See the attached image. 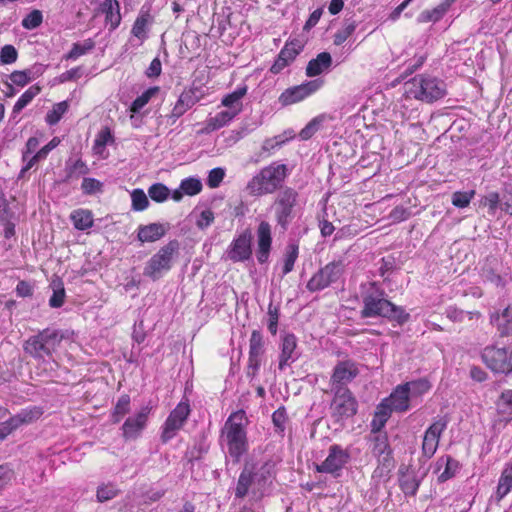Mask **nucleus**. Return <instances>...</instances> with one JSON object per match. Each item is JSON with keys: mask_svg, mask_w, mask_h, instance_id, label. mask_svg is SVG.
Wrapping results in <instances>:
<instances>
[{"mask_svg": "<svg viewBox=\"0 0 512 512\" xmlns=\"http://www.w3.org/2000/svg\"><path fill=\"white\" fill-rule=\"evenodd\" d=\"M362 318H386L399 325L406 323L410 315L401 307L387 299V294L377 282L361 284Z\"/></svg>", "mask_w": 512, "mask_h": 512, "instance_id": "1", "label": "nucleus"}, {"mask_svg": "<svg viewBox=\"0 0 512 512\" xmlns=\"http://www.w3.org/2000/svg\"><path fill=\"white\" fill-rule=\"evenodd\" d=\"M246 422L245 412L239 410L229 416L222 430V438L227 446L228 454L235 462H238L248 449Z\"/></svg>", "mask_w": 512, "mask_h": 512, "instance_id": "2", "label": "nucleus"}, {"mask_svg": "<svg viewBox=\"0 0 512 512\" xmlns=\"http://www.w3.org/2000/svg\"><path fill=\"white\" fill-rule=\"evenodd\" d=\"M287 175V165L273 162L253 176L248 182L246 190L252 196L272 194L282 187Z\"/></svg>", "mask_w": 512, "mask_h": 512, "instance_id": "3", "label": "nucleus"}, {"mask_svg": "<svg viewBox=\"0 0 512 512\" xmlns=\"http://www.w3.org/2000/svg\"><path fill=\"white\" fill-rule=\"evenodd\" d=\"M405 94L427 103H432L446 95L445 83L432 76L418 75L405 83Z\"/></svg>", "mask_w": 512, "mask_h": 512, "instance_id": "4", "label": "nucleus"}, {"mask_svg": "<svg viewBox=\"0 0 512 512\" xmlns=\"http://www.w3.org/2000/svg\"><path fill=\"white\" fill-rule=\"evenodd\" d=\"M179 250L180 243L175 239L170 240L147 261L143 275L153 281L159 280L171 270L173 263L179 256Z\"/></svg>", "mask_w": 512, "mask_h": 512, "instance_id": "5", "label": "nucleus"}, {"mask_svg": "<svg viewBox=\"0 0 512 512\" xmlns=\"http://www.w3.org/2000/svg\"><path fill=\"white\" fill-rule=\"evenodd\" d=\"M298 192L285 187L278 193L274 202V213L277 224L286 231L295 215V207L298 204Z\"/></svg>", "mask_w": 512, "mask_h": 512, "instance_id": "6", "label": "nucleus"}, {"mask_svg": "<svg viewBox=\"0 0 512 512\" xmlns=\"http://www.w3.org/2000/svg\"><path fill=\"white\" fill-rule=\"evenodd\" d=\"M481 358L495 374L509 375L512 373V345L487 346L483 349Z\"/></svg>", "mask_w": 512, "mask_h": 512, "instance_id": "7", "label": "nucleus"}, {"mask_svg": "<svg viewBox=\"0 0 512 512\" xmlns=\"http://www.w3.org/2000/svg\"><path fill=\"white\" fill-rule=\"evenodd\" d=\"M345 271V264L342 260L332 261L319 269L308 281L306 288L310 292L324 290L338 282Z\"/></svg>", "mask_w": 512, "mask_h": 512, "instance_id": "8", "label": "nucleus"}, {"mask_svg": "<svg viewBox=\"0 0 512 512\" xmlns=\"http://www.w3.org/2000/svg\"><path fill=\"white\" fill-rule=\"evenodd\" d=\"M331 391L334 393V398L331 403V413L336 422L348 419L357 413V400L348 388H340Z\"/></svg>", "mask_w": 512, "mask_h": 512, "instance_id": "9", "label": "nucleus"}, {"mask_svg": "<svg viewBox=\"0 0 512 512\" xmlns=\"http://www.w3.org/2000/svg\"><path fill=\"white\" fill-rule=\"evenodd\" d=\"M324 84L322 79H314L305 81L300 85L285 89L278 98V102L282 106H289L303 101L309 96L316 93Z\"/></svg>", "mask_w": 512, "mask_h": 512, "instance_id": "10", "label": "nucleus"}, {"mask_svg": "<svg viewBox=\"0 0 512 512\" xmlns=\"http://www.w3.org/2000/svg\"><path fill=\"white\" fill-rule=\"evenodd\" d=\"M369 442L373 455L378 458L381 465V467L375 470V473L379 471V476H383L384 471L388 472L393 466L392 450L388 442L387 433H370Z\"/></svg>", "mask_w": 512, "mask_h": 512, "instance_id": "11", "label": "nucleus"}, {"mask_svg": "<svg viewBox=\"0 0 512 512\" xmlns=\"http://www.w3.org/2000/svg\"><path fill=\"white\" fill-rule=\"evenodd\" d=\"M252 232L245 229L228 246L226 258L234 263L246 262L252 258Z\"/></svg>", "mask_w": 512, "mask_h": 512, "instance_id": "12", "label": "nucleus"}, {"mask_svg": "<svg viewBox=\"0 0 512 512\" xmlns=\"http://www.w3.org/2000/svg\"><path fill=\"white\" fill-rule=\"evenodd\" d=\"M190 413V408L187 403L180 402L176 408L169 414L166 419L161 434L162 442L166 443L171 440L181 429Z\"/></svg>", "mask_w": 512, "mask_h": 512, "instance_id": "13", "label": "nucleus"}, {"mask_svg": "<svg viewBox=\"0 0 512 512\" xmlns=\"http://www.w3.org/2000/svg\"><path fill=\"white\" fill-rule=\"evenodd\" d=\"M277 460L269 459L261 463L247 462L239 477V480H267L275 478L277 472Z\"/></svg>", "mask_w": 512, "mask_h": 512, "instance_id": "14", "label": "nucleus"}, {"mask_svg": "<svg viewBox=\"0 0 512 512\" xmlns=\"http://www.w3.org/2000/svg\"><path fill=\"white\" fill-rule=\"evenodd\" d=\"M448 422L446 417H441L434 421L425 431L422 443V452L425 457L431 458L435 454L441 434L447 428Z\"/></svg>", "mask_w": 512, "mask_h": 512, "instance_id": "15", "label": "nucleus"}, {"mask_svg": "<svg viewBox=\"0 0 512 512\" xmlns=\"http://www.w3.org/2000/svg\"><path fill=\"white\" fill-rule=\"evenodd\" d=\"M358 373L359 370L355 362L351 360L338 362L331 376V390L347 388L346 385L350 383Z\"/></svg>", "mask_w": 512, "mask_h": 512, "instance_id": "16", "label": "nucleus"}, {"mask_svg": "<svg viewBox=\"0 0 512 512\" xmlns=\"http://www.w3.org/2000/svg\"><path fill=\"white\" fill-rule=\"evenodd\" d=\"M256 258L260 264L268 262L272 250V228L267 221H261L256 230Z\"/></svg>", "mask_w": 512, "mask_h": 512, "instance_id": "17", "label": "nucleus"}, {"mask_svg": "<svg viewBox=\"0 0 512 512\" xmlns=\"http://www.w3.org/2000/svg\"><path fill=\"white\" fill-rule=\"evenodd\" d=\"M150 409L143 407L136 415L128 417L122 425V436L125 440L137 439L146 427Z\"/></svg>", "mask_w": 512, "mask_h": 512, "instance_id": "18", "label": "nucleus"}, {"mask_svg": "<svg viewBox=\"0 0 512 512\" xmlns=\"http://www.w3.org/2000/svg\"><path fill=\"white\" fill-rule=\"evenodd\" d=\"M297 338L292 333H287L282 336L281 341V353L279 355L278 368L284 370L287 366H290L299 358V354L296 351Z\"/></svg>", "mask_w": 512, "mask_h": 512, "instance_id": "19", "label": "nucleus"}, {"mask_svg": "<svg viewBox=\"0 0 512 512\" xmlns=\"http://www.w3.org/2000/svg\"><path fill=\"white\" fill-rule=\"evenodd\" d=\"M349 455L339 445H332L325 461L319 466L321 472L335 473L347 462Z\"/></svg>", "mask_w": 512, "mask_h": 512, "instance_id": "20", "label": "nucleus"}, {"mask_svg": "<svg viewBox=\"0 0 512 512\" xmlns=\"http://www.w3.org/2000/svg\"><path fill=\"white\" fill-rule=\"evenodd\" d=\"M201 97V90L197 87H193L189 90L183 91L171 112V117L178 119L188 109L195 105L200 100Z\"/></svg>", "mask_w": 512, "mask_h": 512, "instance_id": "21", "label": "nucleus"}, {"mask_svg": "<svg viewBox=\"0 0 512 512\" xmlns=\"http://www.w3.org/2000/svg\"><path fill=\"white\" fill-rule=\"evenodd\" d=\"M410 395L404 385H399L381 404L392 411L404 412L409 408Z\"/></svg>", "mask_w": 512, "mask_h": 512, "instance_id": "22", "label": "nucleus"}, {"mask_svg": "<svg viewBox=\"0 0 512 512\" xmlns=\"http://www.w3.org/2000/svg\"><path fill=\"white\" fill-rule=\"evenodd\" d=\"M264 482H237L235 500L247 498L250 502H257L264 496Z\"/></svg>", "mask_w": 512, "mask_h": 512, "instance_id": "23", "label": "nucleus"}, {"mask_svg": "<svg viewBox=\"0 0 512 512\" xmlns=\"http://www.w3.org/2000/svg\"><path fill=\"white\" fill-rule=\"evenodd\" d=\"M24 351L35 359L49 357V347L44 340L43 331L29 337L23 344Z\"/></svg>", "mask_w": 512, "mask_h": 512, "instance_id": "24", "label": "nucleus"}, {"mask_svg": "<svg viewBox=\"0 0 512 512\" xmlns=\"http://www.w3.org/2000/svg\"><path fill=\"white\" fill-rule=\"evenodd\" d=\"M42 413L43 412L40 407L22 409L19 413L5 421V425L8 426L10 432L12 433L21 425L29 424L37 420L38 418H40Z\"/></svg>", "mask_w": 512, "mask_h": 512, "instance_id": "25", "label": "nucleus"}, {"mask_svg": "<svg viewBox=\"0 0 512 512\" xmlns=\"http://www.w3.org/2000/svg\"><path fill=\"white\" fill-rule=\"evenodd\" d=\"M42 413L43 412L40 407L22 409L19 413L5 421V425L8 426L10 432L12 433L21 425L29 424L37 420L38 418H40Z\"/></svg>", "mask_w": 512, "mask_h": 512, "instance_id": "26", "label": "nucleus"}, {"mask_svg": "<svg viewBox=\"0 0 512 512\" xmlns=\"http://www.w3.org/2000/svg\"><path fill=\"white\" fill-rule=\"evenodd\" d=\"M490 321L496 326L500 336L512 335V303L509 304L501 314H492Z\"/></svg>", "mask_w": 512, "mask_h": 512, "instance_id": "27", "label": "nucleus"}, {"mask_svg": "<svg viewBox=\"0 0 512 512\" xmlns=\"http://www.w3.org/2000/svg\"><path fill=\"white\" fill-rule=\"evenodd\" d=\"M167 229L168 226L161 223L140 225L137 237L141 242H155L166 234Z\"/></svg>", "mask_w": 512, "mask_h": 512, "instance_id": "28", "label": "nucleus"}, {"mask_svg": "<svg viewBox=\"0 0 512 512\" xmlns=\"http://www.w3.org/2000/svg\"><path fill=\"white\" fill-rule=\"evenodd\" d=\"M42 331L46 345L49 347V357L57 350L63 340L70 339L73 335V332L69 330L46 328Z\"/></svg>", "mask_w": 512, "mask_h": 512, "instance_id": "29", "label": "nucleus"}, {"mask_svg": "<svg viewBox=\"0 0 512 512\" xmlns=\"http://www.w3.org/2000/svg\"><path fill=\"white\" fill-rule=\"evenodd\" d=\"M332 65V57L328 52H321L316 58L311 59L306 67V75L315 77L328 70Z\"/></svg>", "mask_w": 512, "mask_h": 512, "instance_id": "30", "label": "nucleus"}, {"mask_svg": "<svg viewBox=\"0 0 512 512\" xmlns=\"http://www.w3.org/2000/svg\"><path fill=\"white\" fill-rule=\"evenodd\" d=\"M101 10L105 14V22L111 31L115 30L121 22L120 5L117 0H104Z\"/></svg>", "mask_w": 512, "mask_h": 512, "instance_id": "31", "label": "nucleus"}, {"mask_svg": "<svg viewBox=\"0 0 512 512\" xmlns=\"http://www.w3.org/2000/svg\"><path fill=\"white\" fill-rule=\"evenodd\" d=\"M436 466L438 471H440L441 468H444V470L439 475L438 480H449L453 477H456L460 469V463L450 456L439 458L437 460Z\"/></svg>", "mask_w": 512, "mask_h": 512, "instance_id": "32", "label": "nucleus"}, {"mask_svg": "<svg viewBox=\"0 0 512 512\" xmlns=\"http://www.w3.org/2000/svg\"><path fill=\"white\" fill-rule=\"evenodd\" d=\"M43 66L41 64L35 65L31 69L23 71H14L10 74L11 82L17 86L24 87L31 80L35 79L38 75L42 74Z\"/></svg>", "mask_w": 512, "mask_h": 512, "instance_id": "33", "label": "nucleus"}, {"mask_svg": "<svg viewBox=\"0 0 512 512\" xmlns=\"http://www.w3.org/2000/svg\"><path fill=\"white\" fill-rule=\"evenodd\" d=\"M240 109L225 110L217 113L207 120L206 129L210 131L218 130L227 125L238 113Z\"/></svg>", "mask_w": 512, "mask_h": 512, "instance_id": "34", "label": "nucleus"}, {"mask_svg": "<svg viewBox=\"0 0 512 512\" xmlns=\"http://www.w3.org/2000/svg\"><path fill=\"white\" fill-rule=\"evenodd\" d=\"M152 21L153 18L149 11L142 8L133 24L131 33L138 39H145L147 34V27L152 23Z\"/></svg>", "mask_w": 512, "mask_h": 512, "instance_id": "35", "label": "nucleus"}, {"mask_svg": "<svg viewBox=\"0 0 512 512\" xmlns=\"http://www.w3.org/2000/svg\"><path fill=\"white\" fill-rule=\"evenodd\" d=\"M498 414L503 420H512V389L504 390L496 402Z\"/></svg>", "mask_w": 512, "mask_h": 512, "instance_id": "36", "label": "nucleus"}, {"mask_svg": "<svg viewBox=\"0 0 512 512\" xmlns=\"http://www.w3.org/2000/svg\"><path fill=\"white\" fill-rule=\"evenodd\" d=\"M299 254V245L291 241L287 244L284 253V264L282 268L283 276L287 275L294 269V264L298 258Z\"/></svg>", "mask_w": 512, "mask_h": 512, "instance_id": "37", "label": "nucleus"}, {"mask_svg": "<svg viewBox=\"0 0 512 512\" xmlns=\"http://www.w3.org/2000/svg\"><path fill=\"white\" fill-rule=\"evenodd\" d=\"M50 287L52 288V296L49 299V305L52 308H59L64 304L65 288L63 281L56 277L51 281Z\"/></svg>", "mask_w": 512, "mask_h": 512, "instance_id": "38", "label": "nucleus"}, {"mask_svg": "<svg viewBox=\"0 0 512 512\" xmlns=\"http://www.w3.org/2000/svg\"><path fill=\"white\" fill-rule=\"evenodd\" d=\"M391 412L389 409L384 408L382 404L377 407V411L371 421V432L370 433H386L382 429L388 421Z\"/></svg>", "mask_w": 512, "mask_h": 512, "instance_id": "39", "label": "nucleus"}, {"mask_svg": "<svg viewBox=\"0 0 512 512\" xmlns=\"http://www.w3.org/2000/svg\"><path fill=\"white\" fill-rule=\"evenodd\" d=\"M71 219L78 230H86L93 225V215L89 210H76L71 214Z\"/></svg>", "mask_w": 512, "mask_h": 512, "instance_id": "40", "label": "nucleus"}, {"mask_svg": "<svg viewBox=\"0 0 512 512\" xmlns=\"http://www.w3.org/2000/svg\"><path fill=\"white\" fill-rule=\"evenodd\" d=\"M358 24L353 19H345L343 27L339 29L333 37V43L336 46L342 45L356 30Z\"/></svg>", "mask_w": 512, "mask_h": 512, "instance_id": "41", "label": "nucleus"}, {"mask_svg": "<svg viewBox=\"0 0 512 512\" xmlns=\"http://www.w3.org/2000/svg\"><path fill=\"white\" fill-rule=\"evenodd\" d=\"M130 412V396L121 395L112 411L111 420L113 423H119L123 417Z\"/></svg>", "mask_w": 512, "mask_h": 512, "instance_id": "42", "label": "nucleus"}, {"mask_svg": "<svg viewBox=\"0 0 512 512\" xmlns=\"http://www.w3.org/2000/svg\"><path fill=\"white\" fill-rule=\"evenodd\" d=\"M264 354V341L258 330H253L249 340V357L262 359Z\"/></svg>", "mask_w": 512, "mask_h": 512, "instance_id": "43", "label": "nucleus"}, {"mask_svg": "<svg viewBox=\"0 0 512 512\" xmlns=\"http://www.w3.org/2000/svg\"><path fill=\"white\" fill-rule=\"evenodd\" d=\"M247 93V86H240L235 91H233L230 94H227L222 99V104L226 107H228L230 110L233 109H240L241 110V103L240 100L246 95Z\"/></svg>", "mask_w": 512, "mask_h": 512, "instance_id": "44", "label": "nucleus"}, {"mask_svg": "<svg viewBox=\"0 0 512 512\" xmlns=\"http://www.w3.org/2000/svg\"><path fill=\"white\" fill-rule=\"evenodd\" d=\"M40 93V87L31 86L29 87L15 103L12 114H19L33 99Z\"/></svg>", "mask_w": 512, "mask_h": 512, "instance_id": "45", "label": "nucleus"}, {"mask_svg": "<svg viewBox=\"0 0 512 512\" xmlns=\"http://www.w3.org/2000/svg\"><path fill=\"white\" fill-rule=\"evenodd\" d=\"M69 104L67 101L56 103L53 108L46 114L45 120L47 124L56 125L62 116L68 111Z\"/></svg>", "mask_w": 512, "mask_h": 512, "instance_id": "46", "label": "nucleus"}, {"mask_svg": "<svg viewBox=\"0 0 512 512\" xmlns=\"http://www.w3.org/2000/svg\"><path fill=\"white\" fill-rule=\"evenodd\" d=\"M59 141L56 138H53L47 145L42 147L35 155H33L26 166L22 169V173L28 171L30 168L34 166V164L40 160H43L47 157L48 153L54 149L58 145Z\"/></svg>", "mask_w": 512, "mask_h": 512, "instance_id": "47", "label": "nucleus"}, {"mask_svg": "<svg viewBox=\"0 0 512 512\" xmlns=\"http://www.w3.org/2000/svg\"><path fill=\"white\" fill-rule=\"evenodd\" d=\"M301 50L302 45L300 42L298 40H293L287 42L278 55L285 58V60H287V62L290 64L294 61Z\"/></svg>", "mask_w": 512, "mask_h": 512, "instance_id": "48", "label": "nucleus"}, {"mask_svg": "<svg viewBox=\"0 0 512 512\" xmlns=\"http://www.w3.org/2000/svg\"><path fill=\"white\" fill-rule=\"evenodd\" d=\"M158 87H151L138 96L131 104L130 110L133 113H139L140 110L149 102L152 96L158 93Z\"/></svg>", "mask_w": 512, "mask_h": 512, "instance_id": "49", "label": "nucleus"}, {"mask_svg": "<svg viewBox=\"0 0 512 512\" xmlns=\"http://www.w3.org/2000/svg\"><path fill=\"white\" fill-rule=\"evenodd\" d=\"M132 210L143 211L149 206V200L147 195L142 189H134L131 192Z\"/></svg>", "mask_w": 512, "mask_h": 512, "instance_id": "50", "label": "nucleus"}, {"mask_svg": "<svg viewBox=\"0 0 512 512\" xmlns=\"http://www.w3.org/2000/svg\"><path fill=\"white\" fill-rule=\"evenodd\" d=\"M481 276L484 282H489L496 287L505 286L503 277L487 264L482 268Z\"/></svg>", "mask_w": 512, "mask_h": 512, "instance_id": "51", "label": "nucleus"}, {"mask_svg": "<svg viewBox=\"0 0 512 512\" xmlns=\"http://www.w3.org/2000/svg\"><path fill=\"white\" fill-rule=\"evenodd\" d=\"M95 46V43L92 39L85 40L81 43H74L71 50L67 54V59H77L78 57L86 54L88 51L92 50Z\"/></svg>", "mask_w": 512, "mask_h": 512, "instance_id": "52", "label": "nucleus"}, {"mask_svg": "<svg viewBox=\"0 0 512 512\" xmlns=\"http://www.w3.org/2000/svg\"><path fill=\"white\" fill-rule=\"evenodd\" d=\"M294 137L293 131H286L283 135H278L273 138L266 139L262 145V150L269 152L272 149L281 146L289 139Z\"/></svg>", "mask_w": 512, "mask_h": 512, "instance_id": "53", "label": "nucleus"}, {"mask_svg": "<svg viewBox=\"0 0 512 512\" xmlns=\"http://www.w3.org/2000/svg\"><path fill=\"white\" fill-rule=\"evenodd\" d=\"M447 317L453 322H463L466 319L472 320L474 317H479V312H466L455 307H449L446 310Z\"/></svg>", "mask_w": 512, "mask_h": 512, "instance_id": "54", "label": "nucleus"}, {"mask_svg": "<svg viewBox=\"0 0 512 512\" xmlns=\"http://www.w3.org/2000/svg\"><path fill=\"white\" fill-rule=\"evenodd\" d=\"M170 194L169 189L162 183H155L148 189L149 197L156 202H164Z\"/></svg>", "mask_w": 512, "mask_h": 512, "instance_id": "55", "label": "nucleus"}, {"mask_svg": "<svg viewBox=\"0 0 512 512\" xmlns=\"http://www.w3.org/2000/svg\"><path fill=\"white\" fill-rule=\"evenodd\" d=\"M410 396H418L426 393L430 389V383L425 379L407 382L404 384Z\"/></svg>", "mask_w": 512, "mask_h": 512, "instance_id": "56", "label": "nucleus"}, {"mask_svg": "<svg viewBox=\"0 0 512 512\" xmlns=\"http://www.w3.org/2000/svg\"><path fill=\"white\" fill-rule=\"evenodd\" d=\"M180 190L186 195H196L202 190V183L199 179L189 177L181 181Z\"/></svg>", "mask_w": 512, "mask_h": 512, "instance_id": "57", "label": "nucleus"}, {"mask_svg": "<svg viewBox=\"0 0 512 512\" xmlns=\"http://www.w3.org/2000/svg\"><path fill=\"white\" fill-rule=\"evenodd\" d=\"M88 168L86 164L82 160H76L72 166L67 168V175L63 179V182L69 183L74 177H79L80 175L86 174Z\"/></svg>", "mask_w": 512, "mask_h": 512, "instance_id": "58", "label": "nucleus"}, {"mask_svg": "<svg viewBox=\"0 0 512 512\" xmlns=\"http://www.w3.org/2000/svg\"><path fill=\"white\" fill-rule=\"evenodd\" d=\"M103 183L95 178L86 177L83 179L81 189L86 195H94L102 192Z\"/></svg>", "mask_w": 512, "mask_h": 512, "instance_id": "59", "label": "nucleus"}, {"mask_svg": "<svg viewBox=\"0 0 512 512\" xmlns=\"http://www.w3.org/2000/svg\"><path fill=\"white\" fill-rule=\"evenodd\" d=\"M43 21V15L40 10H33L22 20V26L25 29L32 30L41 25Z\"/></svg>", "mask_w": 512, "mask_h": 512, "instance_id": "60", "label": "nucleus"}, {"mask_svg": "<svg viewBox=\"0 0 512 512\" xmlns=\"http://www.w3.org/2000/svg\"><path fill=\"white\" fill-rule=\"evenodd\" d=\"M118 493V489L113 486L111 482L102 484L97 489V499L99 502H105L114 498Z\"/></svg>", "mask_w": 512, "mask_h": 512, "instance_id": "61", "label": "nucleus"}, {"mask_svg": "<svg viewBox=\"0 0 512 512\" xmlns=\"http://www.w3.org/2000/svg\"><path fill=\"white\" fill-rule=\"evenodd\" d=\"M17 58H18V52L13 45L7 44L1 48V51H0L1 64L5 65V64L15 63L17 61Z\"/></svg>", "mask_w": 512, "mask_h": 512, "instance_id": "62", "label": "nucleus"}, {"mask_svg": "<svg viewBox=\"0 0 512 512\" xmlns=\"http://www.w3.org/2000/svg\"><path fill=\"white\" fill-rule=\"evenodd\" d=\"M445 13L443 12V9L442 7H435L434 9L432 10H424L420 13V15L418 16V21L419 22H436L438 20H440L443 15Z\"/></svg>", "mask_w": 512, "mask_h": 512, "instance_id": "63", "label": "nucleus"}, {"mask_svg": "<svg viewBox=\"0 0 512 512\" xmlns=\"http://www.w3.org/2000/svg\"><path fill=\"white\" fill-rule=\"evenodd\" d=\"M322 120L318 117L312 119L299 133L302 140L310 139L320 128Z\"/></svg>", "mask_w": 512, "mask_h": 512, "instance_id": "64", "label": "nucleus"}]
</instances>
